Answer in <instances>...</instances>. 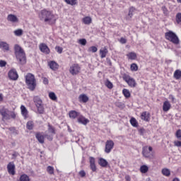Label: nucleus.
Returning <instances> with one entry per match:
<instances>
[{
	"label": "nucleus",
	"instance_id": "nucleus-17",
	"mask_svg": "<svg viewBox=\"0 0 181 181\" xmlns=\"http://www.w3.org/2000/svg\"><path fill=\"white\" fill-rule=\"evenodd\" d=\"M78 122H79V124H82L83 125H86L88 124V122H90V120L83 116H80L78 118Z\"/></svg>",
	"mask_w": 181,
	"mask_h": 181
},
{
	"label": "nucleus",
	"instance_id": "nucleus-55",
	"mask_svg": "<svg viewBox=\"0 0 181 181\" xmlns=\"http://www.w3.org/2000/svg\"><path fill=\"white\" fill-rule=\"evenodd\" d=\"M174 145H175V146L180 147L181 146V141H174Z\"/></svg>",
	"mask_w": 181,
	"mask_h": 181
},
{
	"label": "nucleus",
	"instance_id": "nucleus-35",
	"mask_svg": "<svg viewBox=\"0 0 181 181\" xmlns=\"http://www.w3.org/2000/svg\"><path fill=\"white\" fill-rule=\"evenodd\" d=\"M49 97L52 101H56L57 100V96H56V93L53 92H50L49 93Z\"/></svg>",
	"mask_w": 181,
	"mask_h": 181
},
{
	"label": "nucleus",
	"instance_id": "nucleus-53",
	"mask_svg": "<svg viewBox=\"0 0 181 181\" xmlns=\"http://www.w3.org/2000/svg\"><path fill=\"white\" fill-rule=\"evenodd\" d=\"M79 176H81V177H84L86 176V171L85 170H81L79 172Z\"/></svg>",
	"mask_w": 181,
	"mask_h": 181
},
{
	"label": "nucleus",
	"instance_id": "nucleus-37",
	"mask_svg": "<svg viewBox=\"0 0 181 181\" xmlns=\"http://www.w3.org/2000/svg\"><path fill=\"white\" fill-rule=\"evenodd\" d=\"M148 170H149V168L146 165H141L140 168V172H141V173H146Z\"/></svg>",
	"mask_w": 181,
	"mask_h": 181
},
{
	"label": "nucleus",
	"instance_id": "nucleus-56",
	"mask_svg": "<svg viewBox=\"0 0 181 181\" xmlns=\"http://www.w3.org/2000/svg\"><path fill=\"white\" fill-rule=\"evenodd\" d=\"M43 84L47 85L49 84V79L47 78H42Z\"/></svg>",
	"mask_w": 181,
	"mask_h": 181
},
{
	"label": "nucleus",
	"instance_id": "nucleus-19",
	"mask_svg": "<svg viewBox=\"0 0 181 181\" xmlns=\"http://www.w3.org/2000/svg\"><path fill=\"white\" fill-rule=\"evenodd\" d=\"M0 49L4 52H9V45L6 42H0Z\"/></svg>",
	"mask_w": 181,
	"mask_h": 181
},
{
	"label": "nucleus",
	"instance_id": "nucleus-10",
	"mask_svg": "<svg viewBox=\"0 0 181 181\" xmlns=\"http://www.w3.org/2000/svg\"><path fill=\"white\" fill-rule=\"evenodd\" d=\"M18 72H16V70L11 69L8 72V78L10 80H14L16 81L17 78H18Z\"/></svg>",
	"mask_w": 181,
	"mask_h": 181
},
{
	"label": "nucleus",
	"instance_id": "nucleus-18",
	"mask_svg": "<svg viewBox=\"0 0 181 181\" xmlns=\"http://www.w3.org/2000/svg\"><path fill=\"white\" fill-rule=\"evenodd\" d=\"M149 117H151V115L148 112H143L141 114V119H143V121H146V122L149 121Z\"/></svg>",
	"mask_w": 181,
	"mask_h": 181
},
{
	"label": "nucleus",
	"instance_id": "nucleus-48",
	"mask_svg": "<svg viewBox=\"0 0 181 181\" xmlns=\"http://www.w3.org/2000/svg\"><path fill=\"white\" fill-rule=\"evenodd\" d=\"M55 50L59 53V54H62L63 53V48L61 47H56Z\"/></svg>",
	"mask_w": 181,
	"mask_h": 181
},
{
	"label": "nucleus",
	"instance_id": "nucleus-29",
	"mask_svg": "<svg viewBox=\"0 0 181 181\" xmlns=\"http://www.w3.org/2000/svg\"><path fill=\"white\" fill-rule=\"evenodd\" d=\"M122 93L124 95L126 98H129L131 97V93L129 92V90L128 89H123Z\"/></svg>",
	"mask_w": 181,
	"mask_h": 181
},
{
	"label": "nucleus",
	"instance_id": "nucleus-46",
	"mask_svg": "<svg viewBox=\"0 0 181 181\" xmlns=\"http://www.w3.org/2000/svg\"><path fill=\"white\" fill-rule=\"evenodd\" d=\"M97 50H98V49L95 46H92L88 48V52H92L93 53L97 52Z\"/></svg>",
	"mask_w": 181,
	"mask_h": 181
},
{
	"label": "nucleus",
	"instance_id": "nucleus-4",
	"mask_svg": "<svg viewBox=\"0 0 181 181\" xmlns=\"http://www.w3.org/2000/svg\"><path fill=\"white\" fill-rule=\"evenodd\" d=\"M165 39L173 43V45H179L180 43V40H179V37L176 35V33L173 31H168L165 33Z\"/></svg>",
	"mask_w": 181,
	"mask_h": 181
},
{
	"label": "nucleus",
	"instance_id": "nucleus-47",
	"mask_svg": "<svg viewBox=\"0 0 181 181\" xmlns=\"http://www.w3.org/2000/svg\"><path fill=\"white\" fill-rule=\"evenodd\" d=\"M176 22L177 23H181V13H178L176 15Z\"/></svg>",
	"mask_w": 181,
	"mask_h": 181
},
{
	"label": "nucleus",
	"instance_id": "nucleus-32",
	"mask_svg": "<svg viewBox=\"0 0 181 181\" xmlns=\"http://www.w3.org/2000/svg\"><path fill=\"white\" fill-rule=\"evenodd\" d=\"M37 108V112L40 114H43L45 112V107H43V104L36 106Z\"/></svg>",
	"mask_w": 181,
	"mask_h": 181
},
{
	"label": "nucleus",
	"instance_id": "nucleus-8",
	"mask_svg": "<svg viewBox=\"0 0 181 181\" xmlns=\"http://www.w3.org/2000/svg\"><path fill=\"white\" fill-rule=\"evenodd\" d=\"M114 141L112 140H107L105 143V153H110L114 148Z\"/></svg>",
	"mask_w": 181,
	"mask_h": 181
},
{
	"label": "nucleus",
	"instance_id": "nucleus-58",
	"mask_svg": "<svg viewBox=\"0 0 181 181\" xmlns=\"http://www.w3.org/2000/svg\"><path fill=\"white\" fill-rule=\"evenodd\" d=\"M125 179L127 181H131V177L129 175H126Z\"/></svg>",
	"mask_w": 181,
	"mask_h": 181
},
{
	"label": "nucleus",
	"instance_id": "nucleus-60",
	"mask_svg": "<svg viewBox=\"0 0 181 181\" xmlns=\"http://www.w3.org/2000/svg\"><path fill=\"white\" fill-rule=\"evenodd\" d=\"M4 100V98L2 97V94H0V101H2Z\"/></svg>",
	"mask_w": 181,
	"mask_h": 181
},
{
	"label": "nucleus",
	"instance_id": "nucleus-51",
	"mask_svg": "<svg viewBox=\"0 0 181 181\" xmlns=\"http://www.w3.org/2000/svg\"><path fill=\"white\" fill-rule=\"evenodd\" d=\"M45 137L48 141H53V135L45 134Z\"/></svg>",
	"mask_w": 181,
	"mask_h": 181
},
{
	"label": "nucleus",
	"instance_id": "nucleus-30",
	"mask_svg": "<svg viewBox=\"0 0 181 181\" xmlns=\"http://www.w3.org/2000/svg\"><path fill=\"white\" fill-rule=\"evenodd\" d=\"M20 181H30L29 176L26 174H23L20 177Z\"/></svg>",
	"mask_w": 181,
	"mask_h": 181
},
{
	"label": "nucleus",
	"instance_id": "nucleus-14",
	"mask_svg": "<svg viewBox=\"0 0 181 181\" xmlns=\"http://www.w3.org/2000/svg\"><path fill=\"white\" fill-rule=\"evenodd\" d=\"M7 21L8 22H12V23H18L19 22V18L13 14H9L7 16Z\"/></svg>",
	"mask_w": 181,
	"mask_h": 181
},
{
	"label": "nucleus",
	"instance_id": "nucleus-25",
	"mask_svg": "<svg viewBox=\"0 0 181 181\" xmlns=\"http://www.w3.org/2000/svg\"><path fill=\"white\" fill-rule=\"evenodd\" d=\"M33 101H34L36 107L37 105H42L43 104L42 102V99H40V98L39 96H35L33 98Z\"/></svg>",
	"mask_w": 181,
	"mask_h": 181
},
{
	"label": "nucleus",
	"instance_id": "nucleus-13",
	"mask_svg": "<svg viewBox=\"0 0 181 181\" xmlns=\"http://www.w3.org/2000/svg\"><path fill=\"white\" fill-rule=\"evenodd\" d=\"M48 66L49 69H51V70H52L53 71H56V70H59V64H57L54 61H49L48 62Z\"/></svg>",
	"mask_w": 181,
	"mask_h": 181
},
{
	"label": "nucleus",
	"instance_id": "nucleus-12",
	"mask_svg": "<svg viewBox=\"0 0 181 181\" xmlns=\"http://www.w3.org/2000/svg\"><path fill=\"white\" fill-rule=\"evenodd\" d=\"M7 170L9 175L13 176L15 175V163L13 162H10L7 165Z\"/></svg>",
	"mask_w": 181,
	"mask_h": 181
},
{
	"label": "nucleus",
	"instance_id": "nucleus-50",
	"mask_svg": "<svg viewBox=\"0 0 181 181\" xmlns=\"http://www.w3.org/2000/svg\"><path fill=\"white\" fill-rule=\"evenodd\" d=\"M176 136H177V139H180V141H181V130L180 129L177 131Z\"/></svg>",
	"mask_w": 181,
	"mask_h": 181
},
{
	"label": "nucleus",
	"instance_id": "nucleus-63",
	"mask_svg": "<svg viewBox=\"0 0 181 181\" xmlns=\"http://www.w3.org/2000/svg\"><path fill=\"white\" fill-rule=\"evenodd\" d=\"M151 180V178H148V180Z\"/></svg>",
	"mask_w": 181,
	"mask_h": 181
},
{
	"label": "nucleus",
	"instance_id": "nucleus-61",
	"mask_svg": "<svg viewBox=\"0 0 181 181\" xmlns=\"http://www.w3.org/2000/svg\"><path fill=\"white\" fill-rule=\"evenodd\" d=\"M173 181H180V180H179L178 178H174V179L173 180Z\"/></svg>",
	"mask_w": 181,
	"mask_h": 181
},
{
	"label": "nucleus",
	"instance_id": "nucleus-31",
	"mask_svg": "<svg viewBox=\"0 0 181 181\" xmlns=\"http://www.w3.org/2000/svg\"><path fill=\"white\" fill-rule=\"evenodd\" d=\"M174 77L176 80H179L181 77V71L177 69L174 73Z\"/></svg>",
	"mask_w": 181,
	"mask_h": 181
},
{
	"label": "nucleus",
	"instance_id": "nucleus-28",
	"mask_svg": "<svg viewBox=\"0 0 181 181\" xmlns=\"http://www.w3.org/2000/svg\"><path fill=\"white\" fill-rule=\"evenodd\" d=\"M130 124L132 127H134V128L138 127V122L136 121V119H135V117L131 118Z\"/></svg>",
	"mask_w": 181,
	"mask_h": 181
},
{
	"label": "nucleus",
	"instance_id": "nucleus-33",
	"mask_svg": "<svg viewBox=\"0 0 181 181\" xmlns=\"http://www.w3.org/2000/svg\"><path fill=\"white\" fill-rule=\"evenodd\" d=\"M127 57L130 60H135L136 59V54L134 52H130L127 54Z\"/></svg>",
	"mask_w": 181,
	"mask_h": 181
},
{
	"label": "nucleus",
	"instance_id": "nucleus-22",
	"mask_svg": "<svg viewBox=\"0 0 181 181\" xmlns=\"http://www.w3.org/2000/svg\"><path fill=\"white\" fill-rule=\"evenodd\" d=\"M78 100L80 103H87L88 101V96L86 94H81L79 95Z\"/></svg>",
	"mask_w": 181,
	"mask_h": 181
},
{
	"label": "nucleus",
	"instance_id": "nucleus-5",
	"mask_svg": "<svg viewBox=\"0 0 181 181\" xmlns=\"http://www.w3.org/2000/svg\"><path fill=\"white\" fill-rule=\"evenodd\" d=\"M122 78L128 84L129 87H136V82L135 81V79L132 78L129 75L124 74L122 76Z\"/></svg>",
	"mask_w": 181,
	"mask_h": 181
},
{
	"label": "nucleus",
	"instance_id": "nucleus-38",
	"mask_svg": "<svg viewBox=\"0 0 181 181\" xmlns=\"http://www.w3.org/2000/svg\"><path fill=\"white\" fill-rule=\"evenodd\" d=\"M14 35L16 36H22L23 35V30L22 29H18L14 31Z\"/></svg>",
	"mask_w": 181,
	"mask_h": 181
},
{
	"label": "nucleus",
	"instance_id": "nucleus-44",
	"mask_svg": "<svg viewBox=\"0 0 181 181\" xmlns=\"http://www.w3.org/2000/svg\"><path fill=\"white\" fill-rule=\"evenodd\" d=\"M78 43L79 45H81L82 46H86V45H87V40L83 38V39H80L78 40Z\"/></svg>",
	"mask_w": 181,
	"mask_h": 181
},
{
	"label": "nucleus",
	"instance_id": "nucleus-36",
	"mask_svg": "<svg viewBox=\"0 0 181 181\" xmlns=\"http://www.w3.org/2000/svg\"><path fill=\"white\" fill-rule=\"evenodd\" d=\"M33 127H34L33 122L29 121L27 122V124H26L27 129H29L30 131L33 129Z\"/></svg>",
	"mask_w": 181,
	"mask_h": 181
},
{
	"label": "nucleus",
	"instance_id": "nucleus-11",
	"mask_svg": "<svg viewBox=\"0 0 181 181\" xmlns=\"http://www.w3.org/2000/svg\"><path fill=\"white\" fill-rule=\"evenodd\" d=\"M40 50L42 52L45 53V54H49L50 53V49H49V47L45 43H42L39 46Z\"/></svg>",
	"mask_w": 181,
	"mask_h": 181
},
{
	"label": "nucleus",
	"instance_id": "nucleus-26",
	"mask_svg": "<svg viewBox=\"0 0 181 181\" xmlns=\"http://www.w3.org/2000/svg\"><path fill=\"white\" fill-rule=\"evenodd\" d=\"M69 115L73 119H76V118H77V117H78V112H76L75 110H71L69 112Z\"/></svg>",
	"mask_w": 181,
	"mask_h": 181
},
{
	"label": "nucleus",
	"instance_id": "nucleus-27",
	"mask_svg": "<svg viewBox=\"0 0 181 181\" xmlns=\"http://www.w3.org/2000/svg\"><path fill=\"white\" fill-rule=\"evenodd\" d=\"M83 22L85 25H90L93 22V19H91V17L86 16L83 18Z\"/></svg>",
	"mask_w": 181,
	"mask_h": 181
},
{
	"label": "nucleus",
	"instance_id": "nucleus-7",
	"mask_svg": "<svg viewBox=\"0 0 181 181\" xmlns=\"http://www.w3.org/2000/svg\"><path fill=\"white\" fill-rule=\"evenodd\" d=\"M152 147L149 146H144L142 148V155L144 158H152L153 155H152Z\"/></svg>",
	"mask_w": 181,
	"mask_h": 181
},
{
	"label": "nucleus",
	"instance_id": "nucleus-40",
	"mask_svg": "<svg viewBox=\"0 0 181 181\" xmlns=\"http://www.w3.org/2000/svg\"><path fill=\"white\" fill-rule=\"evenodd\" d=\"M134 12H135V8L134 6L130 7V8L129 10L128 16L130 18H132V16H134Z\"/></svg>",
	"mask_w": 181,
	"mask_h": 181
},
{
	"label": "nucleus",
	"instance_id": "nucleus-6",
	"mask_svg": "<svg viewBox=\"0 0 181 181\" xmlns=\"http://www.w3.org/2000/svg\"><path fill=\"white\" fill-rule=\"evenodd\" d=\"M81 71V67H80V65L78 64H73L70 68H69V73L72 76H77Z\"/></svg>",
	"mask_w": 181,
	"mask_h": 181
},
{
	"label": "nucleus",
	"instance_id": "nucleus-64",
	"mask_svg": "<svg viewBox=\"0 0 181 181\" xmlns=\"http://www.w3.org/2000/svg\"><path fill=\"white\" fill-rule=\"evenodd\" d=\"M148 181H150V180H148Z\"/></svg>",
	"mask_w": 181,
	"mask_h": 181
},
{
	"label": "nucleus",
	"instance_id": "nucleus-24",
	"mask_svg": "<svg viewBox=\"0 0 181 181\" xmlns=\"http://www.w3.org/2000/svg\"><path fill=\"white\" fill-rule=\"evenodd\" d=\"M107 53H108V49H107L105 47L101 49L100 50V55L101 59H104L105 57H106Z\"/></svg>",
	"mask_w": 181,
	"mask_h": 181
},
{
	"label": "nucleus",
	"instance_id": "nucleus-54",
	"mask_svg": "<svg viewBox=\"0 0 181 181\" xmlns=\"http://www.w3.org/2000/svg\"><path fill=\"white\" fill-rule=\"evenodd\" d=\"M119 42L122 43V45H125V43H127V39L121 37L119 40Z\"/></svg>",
	"mask_w": 181,
	"mask_h": 181
},
{
	"label": "nucleus",
	"instance_id": "nucleus-41",
	"mask_svg": "<svg viewBox=\"0 0 181 181\" xmlns=\"http://www.w3.org/2000/svg\"><path fill=\"white\" fill-rule=\"evenodd\" d=\"M65 2L68 4V5H76L77 4V0H65Z\"/></svg>",
	"mask_w": 181,
	"mask_h": 181
},
{
	"label": "nucleus",
	"instance_id": "nucleus-1",
	"mask_svg": "<svg viewBox=\"0 0 181 181\" xmlns=\"http://www.w3.org/2000/svg\"><path fill=\"white\" fill-rule=\"evenodd\" d=\"M39 18L40 21H44V22L49 23V25H53L57 21L56 16L53 14V12L46 9L42 10L40 12Z\"/></svg>",
	"mask_w": 181,
	"mask_h": 181
},
{
	"label": "nucleus",
	"instance_id": "nucleus-21",
	"mask_svg": "<svg viewBox=\"0 0 181 181\" xmlns=\"http://www.w3.org/2000/svg\"><path fill=\"white\" fill-rule=\"evenodd\" d=\"M98 164L102 168H107V166H108V161H107V160L101 158L98 160Z\"/></svg>",
	"mask_w": 181,
	"mask_h": 181
},
{
	"label": "nucleus",
	"instance_id": "nucleus-2",
	"mask_svg": "<svg viewBox=\"0 0 181 181\" xmlns=\"http://www.w3.org/2000/svg\"><path fill=\"white\" fill-rule=\"evenodd\" d=\"M15 55L20 64H26V54L19 45H14Z\"/></svg>",
	"mask_w": 181,
	"mask_h": 181
},
{
	"label": "nucleus",
	"instance_id": "nucleus-16",
	"mask_svg": "<svg viewBox=\"0 0 181 181\" xmlns=\"http://www.w3.org/2000/svg\"><path fill=\"white\" fill-rule=\"evenodd\" d=\"M35 138L37 139L40 144H45V136L42 134L40 132H37L35 134Z\"/></svg>",
	"mask_w": 181,
	"mask_h": 181
},
{
	"label": "nucleus",
	"instance_id": "nucleus-20",
	"mask_svg": "<svg viewBox=\"0 0 181 181\" xmlns=\"http://www.w3.org/2000/svg\"><path fill=\"white\" fill-rule=\"evenodd\" d=\"M170 103H169V101L168 100L165 101L163 105V111H164L165 112H168V111L170 110Z\"/></svg>",
	"mask_w": 181,
	"mask_h": 181
},
{
	"label": "nucleus",
	"instance_id": "nucleus-52",
	"mask_svg": "<svg viewBox=\"0 0 181 181\" xmlns=\"http://www.w3.org/2000/svg\"><path fill=\"white\" fill-rule=\"evenodd\" d=\"M6 66V62L4 60L0 61V67H5Z\"/></svg>",
	"mask_w": 181,
	"mask_h": 181
},
{
	"label": "nucleus",
	"instance_id": "nucleus-49",
	"mask_svg": "<svg viewBox=\"0 0 181 181\" xmlns=\"http://www.w3.org/2000/svg\"><path fill=\"white\" fill-rule=\"evenodd\" d=\"M10 119L13 118V119H15L16 118V114L14 113V112H9Z\"/></svg>",
	"mask_w": 181,
	"mask_h": 181
},
{
	"label": "nucleus",
	"instance_id": "nucleus-23",
	"mask_svg": "<svg viewBox=\"0 0 181 181\" xmlns=\"http://www.w3.org/2000/svg\"><path fill=\"white\" fill-rule=\"evenodd\" d=\"M21 110L23 117H24V118H28V109H26V107H25V105H21Z\"/></svg>",
	"mask_w": 181,
	"mask_h": 181
},
{
	"label": "nucleus",
	"instance_id": "nucleus-57",
	"mask_svg": "<svg viewBox=\"0 0 181 181\" xmlns=\"http://www.w3.org/2000/svg\"><path fill=\"white\" fill-rule=\"evenodd\" d=\"M139 132L140 135H144V134H145V129L141 128V129H139Z\"/></svg>",
	"mask_w": 181,
	"mask_h": 181
},
{
	"label": "nucleus",
	"instance_id": "nucleus-9",
	"mask_svg": "<svg viewBox=\"0 0 181 181\" xmlns=\"http://www.w3.org/2000/svg\"><path fill=\"white\" fill-rule=\"evenodd\" d=\"M9 110L5 107H2L0 110V114L4 119H11V115H9Z\"/></svg>",
	"mask_w": 181,
	"mask_h": 181
},
{
	"label": "nucleus",
	"instance_id": "nucleus-43",
	"mask_svg": "<svg viewBox=\"0 0 181 181\" xmlns=\"http://www.w3.org/2000/svg\"><path fill=\"white\" fill-rule=\"evenodd\" d=\"M47 171L48 172V173H49V175H53V173H54V168H53V167L52 166H48L47 168Z\"/></svg>",
	"mask_w": 181,
	"mask_h": 181
},
{
	"label": "nucleus",
	"instance_id": "nucleus-62",
	"mask_svg": "<svg viewBox=\"0 0 181 181\" xmlns=\"http://www.w3.org/2000/svg\"><path fill=\"white\" fill-rule=\"evenodd\" d=\"M13 156L16 157V156H17L16 153H14L13 154Z\"/></svg>",
	"mask_w": 181,
	"mask_h": 181
},
{
	"label": "nucleus",
	"instance_id": "nucleus-42",
	"mask_svg": "<svg viewBox=\"0 0 181 181\" xmlns=\"http://www.w3.org/2000/svg\"><path fill=\"white\" fill-rule=\"evenodd\" d=\"M106 87H107V88H112L113 87V85H112V83H111V81H110V80H107L105 83Z\"/></svg>",
	"mask_w": 181,
	"mask_h": 181
},
{
	"label": "nucleus",
	"instance_id": "nucleus-45",
	"mask_svg": "<svg viewBox=\"0 0 181 181\" xmlns=\"http://www.w3.org/2000/svg\"><path fill=\"white\" fill-rule=\"evenodd\" d=\"M130 69L132 71H138V65L136 64H132Z\"/></svg>",
	"mask_w": 181,
	"mask_h": 181
},
{
	"label": "nucleus",
	"instance_id": "nucleus-59",
	"mask_svg": "<svg viewBox=\"0 0 181 181\" xmlns=\"http://www.w3.org/2000/svg\"><path fill=\"white\" fill-rule=\"evenodd\" d=\"M169 98L170 100H172V101H175V97H173V95H170Z\"/></svg>",
	"mask_w": 181,
	"mask_h": 181
},
{
	"label": "nucleus",
	"instance_id": "nucleus-34",
	"mask_svg": "<svg viewBox=\"0 0 181 181\" xmlns=\"http://www.w3.org/2000/svg\"><path fill=\"white\" fill-rule=\"evenodd\" d=\"M162 173L164 176H170V170L168 168H163L162 170Z\"/></svg>",
	"mask_w": 181,
	"mask_h": 181
},
{
	"label": "nucleus",
	"instance_id": "nucleus-15",
	"mask_svg": "<svg viewBox=\"0 0 181 181\" xmlns=\"http://www.w3.org/2000/svg\"><path fill=\"white\" fill-rule=\"evenodd\" d=\"M90 168L93 172L97 170V167L95 166V158L94 157L89 158Z\"/></svg>",
	"mask_w": 181,
	"mask_h": 181
},
{
	"label": "nucleus",
	"instance_id": "nucleus-3",
	"mask_svg": "<svg viewBox=\"0 0 181 181\" xmlns=\"http://www.w3.org/2000/svg\"><path fill=\"white\" fill-rule=\"evenodd\" d=\"M25 83L28 90L30 91H35L37 86L36 78H35V75L30 73H28L25 76Z\"/></svg>",
	"mask_w": 181,
	"mask_h": 181
},
{
	"label": "nucleus",
	"instance_id": "nucleus-39",
	"mask_svg": "<svg viewBox=\"0 0 181 181\" xmlns=\"http://www.w3.org/2000/svg\"><path fill=\"white\" fill-rule=\"evenodd\" d=\"M48 132H50V134H56V130L54 129V127H53L50 124H48Z\"/></svg>",
	"mask_w": 181,
	"mask_h": 181
}]
</instances>
